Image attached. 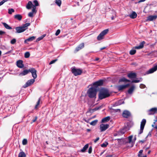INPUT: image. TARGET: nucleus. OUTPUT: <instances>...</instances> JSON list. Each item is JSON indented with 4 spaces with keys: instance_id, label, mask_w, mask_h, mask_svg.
I'll list each match as a JSON object with an SVG mask.
<instances>
[{
    "instance_id": "12",
    "label": "nucleus",
    "mask_w": 157,
    "mask_h": 157,
    "mask_svg": "<svg viewBox=\"0 0 157 157\" xmlns=\"http://www.w3.org/2000/svg\"><path fill=\"white\" fill-rule=\"evenodd\" d=\"M103 84L102 80H100L96 82L93 83V86H95L96 88L98 86H101Z\"/></svg>"
},
{
    "instance_id": "35",
    "label": "nucleus",
    "mask_w": 157,
    "mask_h": 157,
    "mask_svg": "<svg viewBox=\"0 0 157 157\" xmlns=\"http://www.w3.org/2000/svg\"><path fill=\"white\" fill-rule=\"evenodd\" d=\"M98 121V120H95L93 121H92V122H91L90 123V124L91 125L94 126V125H95L96 124Z\"/></svg>"
},
{
    "instance_id": "15",
    "label": "nucleus",
    "mask_w": 157,
    "mask_h": 157,
    "mask_svg": "<svg viewBox=\"0 0 157 157\" xmlns=\"http://www.w3.org/2000/svg\"><path fill=\"white\" fill-rule=\"evenodd\" d=\"M130 112L127 110L124 111L122 114L123 116L125 118H128L130 116Z\"/></svg>"
},
{
    "instance_id": "57",
    "label": "nucleus",
    "mask_w": 157,
    "mask_h": 157,
    "mask_svg": "<svg viewBox=\"0 0 157 157\" xmlns=\"http://www.w3.org/2000/svg\"><path fill=\"white\" fill-rule=\"evenodd\" d=\"M5 32L4 31H3L1 30H0V35H2L4 34H5Z\"/></svg>"
},
{
    "instance_id": "21",
    "label": "nucleus",
    "mask_w": 157,
    "mask_h": 157,
    "mask_svg": "<svg viewBox=\"0 0 157 157\" xmlns=\"http://www.w3.org/2000/svg\"><path fill=\"white\" fill-rule=\"evenodd\" d=\"M35 37L34 36H32L28 38L25 40L24 41V43H27L28 42L32 41L34 40L35 39Z\"/></svg>"
},
{
    "instance_id": "59",
    "label": "nucleus",
    "mask_w": 157,
    "mask_h": 157,
    "mask_svg": "<svg viewBox=\"0 0 157 157\" xmlns=\"http://www.w3.org/2000/svg\"><path fill=\"white\" fill-rule=\"evenodd\" d=\"M121 133L122 134H123L125 133V131L124 129H123L120 131Z\"/></svg>"
},
{
    "instance_id": "20",
    "label": "nucleus",
    "mask_w": 157,
    "mask_h": 157,
    "mask_svg": "<svg viewBox=\"0 0 157 157\" xmlns=\"http://www.w3.org/2000/svg\"><path fill=\"white\" fill-rule=\"evenodd\" d=\"M145 42L144 41H143L140 43L139 46H135V48L136 49H140L143 48L144 46V44Z\"/></svg>"
},
{
    "instance_id": "52",
    "label": "nucleus",
    "mask_w": 157,
    "mask_h": 157,
    "mask_svg": "<svg viewBox=\"0 0 157 157\" xmlns=\"http://www.w3.org/2000/svg\"><path fill=\"white\" fill-rule=\"evenodd\" d=\"M36 7H34L33 8V9L32 10V12H33V13H36Z\"/></svg>"
},
{
    "instance_id": "33",
    "label": "nucleus",
    "mask_w": 157,
    "mask_h": 157,
    "mask_svg": "<svg viewBox=\"0 0 157 157\" xmlns=\"http://www.w3.org/2000/svg\"><path fill=\"white\" fill-rule=\"evenodd\" d=\"M41 97H40L38 100L36 104V105L35 109H37L38 108V106L39 105L40 103V101L41 100Z\"/></svg>"
},
{
    "instance_id": "6",
    "label": "nucleus",
    "mask_w": 157,
    "mask_h": 157,
    "mask_svg": "<svg viewBox=\"0 0 157 157\" xmlns=\"http://www.w3.org/2000/svg\"><path fill=\"white\" fill-rule=\"evenodd\" d=\"M146 123V120L145 119H143L141 122L140 124V132L139 133V134H140L142 133L143 132V131L145 126V125Z\"/></svg>"
},
{
    "instance_id": "48",
    "label": "nucleus",
    "mask_w": 157,
    "mask_h": 157,
    "mask_svg": "<svg viewBox=\"0 0 157 157\" xmlns=\"http://www.w3.org/2000/svg\"><path fill=\"white\" fill-rule=\"evenodd\" d=\"M28 16L30 17H33V13L32 12H29L28 14Z\"/></svg>"
},
{
    "instance_id": "18",
    "label": "nucleus",
    "mask_w": 157,
    "mask_h": 157,
    "mask_svg": "<svg viewBox=\"0 0 157 157\" xmlns=\"http://www.w3.org/2000/svg\"><path fill=\"white\" fill-rule=\"evenodd\" d=\"M30 69L29 70H25L22 72L20 73L19 75V76H22L25 75L27 74L29 72Z\"/></svg>"
},
{
    "instance_id": "11",
    "label": "nucleus",
    "mask_w": 157,
    "mask_h": 157,
    "mask_svg": "<svg viewBox=\"0 0 157 157\" xmlns=\"http://www.w3.org/2000/svg\"><path fill=\"white\" fill-rule=\"evenodd\" d=\"M157 70V65L154 66L152 68L150 69L146 72V74H149L153 73Z\"/></svg>"
},
{
    "instance_id": "5",
    "label": "nucleus",
    "mask_w": 157,
    "mask_h": 157,
    "mask_svg": "<svg viewBox=\"0 0 157 157\" xmlns=\"http://www.w3.org/2000/svg\"><path fill=\"white\" fill-rule=\"evenodd\" d=\"M109 31L108 29H105L101 32L97 37L98 40H100L103 38V36L107 33Z\"/></svg>"
},
{
    "instance_id": "43",
    "label": "nucleus",
    "mask_w": 157,
    "mask_h": 157,
    "mask_svg": "<svg viewBox=\"0 0 157 157\" xmlns=\"http://www.w3.org/2000/svg\"><path fill=\"white\" fill-rule=\"evenodd\" d=\"M143 151V150H140L139 152V153L138 155V157H140L141 156V155H142Z\"/></svg>"
},
{
    "instance_id": "63",
    "label": "nucleus",
    "mask_w": 157,
    "mask_h": 157,
    "mask_svg": "<svg viewBox=\"0 0 157 157\" xmlns=\"http://www.w3.org/2000/svg\"><path fill=\"white\" fill-rule=\"evenodd\" d=\"M90 131H91V130L90 129H87V131L88 132H90Z\"/></svg>"
},
{
    "instance_id": "2",
    "label": "nucleus",
    "mask_w": 157,
    "mask_h": 157,
    "mask_svg": "<svg viewBox=\"0 0 157 157\" xmlns=\"http://www.w3.org/2000/svg\"><path fill=\"white\" fill-rule=\"evenodd\" d=\"M110 95V94L107 90L102 89L100 91L99 94V98L101 100L109 97Z\"/></svg>"
},
{
    "instance_id": "30",
    "label": "nucleus",
    "mask_w": 157,
    "mask_h": 157,
    "mask_svg": "<svg viewBox=\"0 0 157 157\" xmlns=\"http://www.w3.org/2000/svg\"><path fill=\"white\" fill-rule=\"evenodd\" d=\"M135 87L134 86H132L128 90V93L130 94H132L134 89Z\"/></svg>"
},
{
    "instance_id": "13",
    "label": "nucleus",
    "mask_w": 157,
    "mask_h": 157,
    "mask_svg": "<svg viewBox=\"0 0 157 157\" xmlns=\"http://www.w3.org/2000/svg\"><path fill=\"white\" fill-rule=\"evenodd\" d=\"M157 18L156 15H150L147 17V21H151L155 20Z\"/></svg>"
},
{
    "instance_id": "28",
    "label": "nucleus",
    "mask_w": 157,
    "mask_h": 157,
    "mask_svg": "<svg viewBox=\"0 0 157 157\" xmlns=\"http://www.w3.org/2000/svg\"><path fill=\"white\" fill-rule=\"evenodd\" d=\"M2 24L6 29H12V28L10 26L6 23L5 22H2Z\"/></svg>"
},
{
    "instance_id": "53",
    "label": "nucleus",
    "mask_w": 157,
    "mask_h": 157,
    "mask_svg": "<svg viewBox=\"0 0 157 157\" xmlns=\"http://www.w3.org/2000/svg\"><path fill=\"white\" fill-rule=\"evenodd\" d=\"M37 116L35 117L34 119H33V120H32V122H31V123H32L35 122L37 120Z\"/></svg>"
},
{
    "instance_id": "61",
    "label": "nucleus",
    "mask_w": 157,
    "mask_h": 157,
    "mask_svg": "<svg viewBox=\"0 0 157 157\" xmlns=\"http://www.w3.org/2000/svg\"><path fill=\"white\" fill-rule=\"evenodd\" d=\"M11 52V51H8V52H6V53H5V54H9L10 53V52Z\"/></svg>"
},
{
    "instance_id": "49",
    "label": "nucleus",
    "mask_w": 157,
    "mask_h": 157,
    "mask_svg": "<svg viewBox=\"0 0 157 157\" xmlns=\"http://www.w3.org/2000/svg\"><path fill=\"white\" fill-rule=\"evenodd\" d=\"M120 105V103H118V101L116 102L115 103L113 104L114 106H117Z\"/></svg>"
},
{
    "instance_id": "46",
    "label": "nucleus",
    "mask_w": 157,
    "mask_h": 157,
    "mask_svg": "<svg viewBox=\"0 0 157 157\" xmlns=\"http://www.w3.org/2000/svg\"><path fill=\"white\" fill-rule=\"evenodd\" d=\"M145 87H146L145 85L143 84H140V88L141 89L144 88Z\"/></svg>"
},
{
    "instance_id": "1",
    "label": "nucleus",
    "mask_w": 157,
    "mask_h": 157,
    "mask_svg": "<svg viewBox=\"0 0 157 157\" xmlns=\"http://www.w3.org/2000/svg\"><path fill=\"white\" fill-rule=\"evenodd\" d=\"M97 93V89L94 87H92L88 90L87 94L90 98H96Z\"/></svg>"
},
{
    "instance_id": "4",
    "label": "nucleus",
    "mask_w": 157,
    "mask_h": 157,
    "mask_svg": "<svg viewBox=\"0 0 157 157\" xmlns=\"http://www.w3.org/2000/svg\"><path fill=\"white\" fill-rule=\"evenodd\" d=\"M71 69L72 73L75 76L81 75L82 72L81 69L76 68L75 67H72Z\"/></svg>"
},
{
    "instance_id": "41",
    "label": "nucleus",
    "mask_w": 157,
    "mask_h": 157,
    "mask_svg": "<svg viewBox=\"0 0 157 157\" xmlns=\"http://www.w3.org/2000/svg\"><path fill=\"white\" fill-rule=\"evenodd\" d=\"M14 12V10L13 9H10L8 11V13L9 14H11L12 13Z\"/></svg>"
},
{
    "instance_id": "40",
    "label": "nucleus",
    "mask_w": 157,
    "mask_h": 157,
    "mask_svg": "<svg viewBox=\"0 0 157 157\" xmlns=\"http://www.w3.org/2000/svg\"><path fill=\"white\" fill-rule=\"evenodd\" d=\"M16 39L15 38H13L10 41V43L12 44H14L16 42Z\"/></svg>"
},
{
    "instance_id": "42",
    "label": "nucleus",
    "mask_w": 157,
    "mask_h": 157,
    "mask_svg": "<svg viewBox=\"0 0 157 157\" xmlns=\"http://www.w3.org/2000/svg\"><path fill=\"white\" fill-rule=\"evenodd\" d=\"M33 2L35 4V7H36V6H39V3H38V1L37 0H34Z\"/></svg>"
},
{
    "instance_id": "24",
    "label": "nucleus",
    "mask_w": 157,
    "mask_h": 157,
    "mask_svg": "<svg viewBox=\"0 0 157 157\" xmlns=\"http://www.w3.org/2000/svg\"><path fill=\"white\" fill-rule=\"evenodd\" d=\"M110 119V117L109 116L103 118L102 120L101 123H104L108 121Z\"/></svg>"
},
{
    "instance_id": "26",
    "label": "nucleus",
    "mask_w": 157,
    "mask_h": 157,
    "mask_svg": "<svg viewBox=\"0 0 157 157\" xmlns=\"http://www.w3.org/2000/svg\"><path fill=\"white\" fill-rule=\"evenodd\" d=\"M33 6L32 2L31 1H29L26 5V7L28 9H30Z\"/></svg>"
},
{
    "instance_id": "56",
    "label": "nucleus",
    "mask_w": 157,
    "mask_h": 157,
    "mask_svg": "<svg viewBox=\"0 0 157 157\" xmlns=\"http://www.w3.org/2000/svg\"><path fill=\"white\" fill-rule=\"evenodd\" d=\"M118 103H120V105L124 103V101L120 100L117 101Z\"/></svg>"
},
{
    "instance_id": "62",
    "label": "nucleus",
    "mask_w": 157,
    "mask_h": 157,
    "mask_svg": "<svg viewBox=\"0 0 157 157\" xmlns=\"http://www.w3.org/2000/svg\"><path fill=\"white\" fill-rule=\"evenodd\" d=\"M105 48H106L105 47H104L101 48H100V50H102L103 49H105Z\"/></svg>"
},
{
    "instance_id": "54",
    "label": "nucleus",
    "mask_w": 157,
    "mask_h": 157,
    "mask_svg": "<svg viewBox=\"0 0 157 157\" xmlns=\"http://www.w3.org/2000/svg\"><path fill=\"white\" fill-rule=\"evenodd\" d=\"M60 31L59 29L57 30L55 33L56 35L58 36L60 33Z\"/></svg>"
},
{
    "instance_id": "51",
    "label": "nucleus",
    "mask_w": 157,
    "mask_h": 157,
    "mask_svg": "<svg viewBox=\"0 0 157 157\" xmlns=\"http://www.w3.org/2000/svg\"><path fill=\"white\" fill-rule=\"evenodd\" d=\"M92 151V147L91 146H90L89 148L88 151V153L89 154H90L91 153Z\"/></svg>"
},
{
    "instance_id": "19",
    "label": "nucleus",
    "mask_w": 157,
    "mask_h": 157,
    "mask_svg": "<svg viewBox=\"0 0 157 157\" xmlns=\"http://www.w3.org/2000/svg\"><path fill=\"white\" fill-rule=\"evenodd\" d=\"M84 47V43H82L80 44L76 48L75 51L76 52H78L81 49H82Z\"/></svg>"
},
{
    "instance_id": "31",
    "label": "nucleus",
    "mask_w": 157,
    "mask_h": 157,
    "mask_svg": "<svg viewBox=\"0 0 157 157\" xmlns=\"http://www.w3.org/2000/svg\"><path fill=\"white\" fill-rule=\"evenodd\" d=\"M26 155L25 152L22 151L19 153L18 157H26Z\"/></svg>"
},
{
    "instance_id": "60",
    "label": "nucleus",
    "mask_w": 157,
    "mask_h": 157,
    "mask_svg": "<svg viewBox=\"0 0 157 157\" xmlns=\"http://www.w3.org/2000/svg\"><path fill=\"white\" fill-rule=\"evenodd\" d=\"M151 132H152V131L149 132V133H148V134L147 136H151Z\"/></svg>"
},
{
    "instance_id": "45",
    "label": "nucleus",
    "mask_w": 157,
    "mask_h": 157,
    "mask_svg": "<svg viewBox=\"0 0 157 157\" xmlns=\"http://www.w3.org/2000/svg\"><path fill=\"white\" fill-rule=\"evenodd\" d=\"M58 60L57 59H55L51 61L49 63V64H51L54 63L56 61Z\"/></svg>"
},
{
    "instance_id": "38",
    "label": "nucleus",
    "mask_w": 157,
    "mask_h": 157,
    "mask_svg": "<svg viewBox=\"0 0 157 157\" xmlns=\"http://www.w3.org/2000/svg\"><path fill=\"white\" fill-rule=\"evenodd\" d=\"M22 144L23 145H25L27 144V140L26 139H24L22 142Z\"/></svg>"
},
{
    "instance_id": "9",
    "label": "nucleus",
    "mask_w": 157,
    "mask_h": 157,
    "mask_svg": "<svg viewBox=\"0 0 157 157\" xmlns=\"http://www.w3.org/2000/svg\"><path fill=\"white\" fill-rule=\"evenodd\" d=\"M147 112L149 115H153L157 113V108L155 107L151 108Z\"/></svg>"
},
{
    "instance_id": "17",
    "label": "nucleus",
    "mask_w": 157,
    "mask_h": 157,
    "mask_svg": "<svg viewBox=\"0 0 157 157\" xmlns=\"http://www.w3.org/2000/svg\"><path fill=\"white\" fill-rule=\"evenodd\" d=\"M127 76L130 78H134L136 77V75L135 73L131 72L128 74Z\"/></svg>"
},
{
    "instance_id": "32",
    "label": "nucleus",
    "mask_w": 157,
    "mask_h": 157,
    "mask_svg": "<svg viewBox=\"0 0 157 157\" xmlns=\"http://www.w3.org/2000/svg\"><path fill=\"white\" fill-rule=\"evenodd\" d=\"M88 146H89L88 144H86L84 146V147H83L82 149H81V151L83 152H85V151L86 150V149L88 148Z\"/></svg>"
},
{
    "instance_id": "14",
    "label": "nucleus",
    "mask_w": 157,
    "mask_h": 157,
    "mask_svg": "<svg viewBox=\"0 0 157 157\" xmlns=\"http://www.w3.org/2000/svg\"><path fill=\"white\" fill-rule=\"evenodd\" d=\"M129 84L128 83L126 85H120L118 86L117 88L118 90L120 91L128 87L129 86Z\"/></svg>"
},
{
    "instance_id": "29",
    "label": "nucleus",
    "mask_w": 157,
    "mask_h": 157,
    "mask_svg": "<svg viewBox=\"0 0 157 157\" xmlns=\"http://www.w3.org/2000/svg\"><path fill=\"white\" fill-rule=\"evenodd\" d=\"M130 82V81L129 80L125 78L124 77H123L122 78H120L119 80V82Z\"/></svg>"
},
{
    "instance_id": "36",
    "label": "nucleus",
    "mask_w": 157,
    "mask_h": 157,
    "mask_svg": "<svg viewBox=\"0 0 157 157\" xmlns=\"http://www.w3.org/2000/svg\"><path fill=\"white\" fill-rule=\"evenodd\" d=\"M136 50L135 49H132L129 52V54L131 55H133L136 53Z\"/></svg>"
},
{
    "instance_id": "25",
    "label": "nucleus",
    "mask_w": 157,
    "mask_h": 157,
    "mask_svg": "<svg viewBox=\"0 0 157 157\" xmlns=\"http://www.w3.org/2000/svg\"><path fill=\"white\" fill-rule=\"evenodd\" d=\"M22 17V16L21 15L19 14H16V15H15L14 16V18L17 20H18L19 21L21 20Z\"/></svg>"
},
{
    "instance_id": "3",
    "label": "nucleus",
    "mask_w": 157,
    "mask_h": 157,
    "mask_svg": "<svg viewBox=\"0 0 157 157\" xmlns=\"http://www.w3.org/2000/svg\"><path fill=\"white\" fill-rule=\"evenodd\" d=\"M30 25V23H27L24 24L22 26L16 27L15 28L16 31V32L17 33H20L24 32L28 29V27Z\"/></svg>"
},
{
    "instance_id": "50",
    "label": "nucleus",
    "mask_w": 157,
    "mask_h": 157,
    "mask_svg": "<svg viewBox=\"0 0 157 157\" xmlns=\"http://www.w3.org/2000/svg\"><path fill=\"white\" fill-rule=\"evenodd\" d=\"M120 105V103H118V101L116 102L115 103L113 104L114 106H117Z\"/></svg>"
},
{
    "instance_id": "37",
    "label": "nucleus",
    "mask_w": 157,
    "mask_h": 157,
    "mask_svg": "<svg viewBox=\"0 0 157 157\" xmlns=\"http://www.w3.org/2000/svg\"><path fill=\"white\" fill-rule=\"evenodd\" d=\"M30 54L29 52H26L24 56L25 58H28L29 57Z\"/></svg>"
},
{
    "instance_id": "7",
    "label": "nucleus",
    "mask_w": 157,
    "mask_h": 157,
    "mask_svg": "<svg viewBox=\"0 0 157 157\" xmlns=\"http://www.w3.org/2000/svg\"><path fill=\"white\" fill-rule=\"evenodd\" d=\"M109 127V124H101L100 125V129L101 132L105 131Z\"/></svg>"
},
{
    "instance_id": "55",
    "label": "nucleus",
    "mask_w": 157,
    "mask_h": 157,
    "mask_svg": "<svg viewBox=\"0 0 157 157\" xmlns=\"http://www.w3.org/2000/svg\"><path fill=\"white\" fill-rule=\"evenodd\" d=\"M99 139V137H97L96 139L94 140V142L95 143H96L97 141H98Z\"/></svg>"
},
{
    "instance_id": "23",
    "label": "nucleus",
    "mask_w": 157,
    "mask_h": 157,
    "mask_svg": "<svg viewBox=\"0 0 157 157\" xmlns=\"http://www.w3.org/2000/svg\"><path fill=\"white\" fill-rule=\"evenodd\" d=\"M137 14L135 12H133L132 13L129 15L130 17L132 19H134L136 17Z\"/></svg>"
},
{
    "instance_id": "16",
    "label": "nucleus",
    "mask_w": 157,
    "mask_h": 157,
    "mask_svg": "<svg viewBox=\"0 0 157 157\" xmlns=\"http://www.w3.org/2000/svg\"><path fill=\"white\" fill-rule=\"evenodd\" d=\"M17 65L19 68H22L24 66L23 64V61L21 60L17 61Z\"/></svg>"
},
{
    "instance_id": "44",
    "label": "nucleus",
    "mask_w": 157,
    "mask_h": 157,
    "mask_svg": "<svg viewBox=\"0 0 157 157\" xmlns=\"http://www.w3.org/2000/svg\"><path fill=\"white\" fill-rule=\"evenodd\" d=\"M105 157H117L116 155L114 154L112 155H107Z\"/></svg>"
},
{
    "instance_id": "22",
    "label": "nucleus",
    "mask_w": 157,
    "mask_h": 157,
    "mask_svg": "<svg viewBox=\"0 0 157 157\" xmlns=\"http://www.w3.org/2000/svg\"><path fill=\"white\" fill-rule=\"evenodd\" d=\"M132 136H130L128 137V143H131V146H130L131 147H132L134 144V142L132 141Z\"/></svg>"
},
{
    "instance_id": "58",
    "label": "nucleus",
    "mask_w": 157,
    "mask_h": 157,
    "mask_svg": "<svg viewBox=\"0 0 157 157\" xmlns=\"http://www.w3.org/2000/svg\"><path fill=\"white\" fill-rule=\"evenodd\" d=\"M43 39V38L42 36H41L40 37H39L37 39V40L39 41L40 40H42Z\"/></svg>"
},
{
    "instance_id": "10",
    "label": "nucleus",
    "mask_w": 157,
    "mask_h": 157,
    "mask_svg": "<svg viewBox=\"0 0 157 157\" xmlns=\"http://www.w3.org/2000/svg\"><path fill=\"white\" fill-rule=\"evenodd\" d=\"M34 82L35 79H31L28 80L26 83L24 85V87L26 88L30 86Z\"/></svg>"
},
{
    "instance_id": "34",
    "label": "nucleus",
    "mask_w": 157,
    "mask_h": 157,
    "mask_svg": "<svg viewBox=\"0 0 157 157\" xmlns=\"http://www.w3.org/2000/svg\"><path fill=\"white\" fill-rule=\"evenodd\" d=\"M56 4L59 6H60L61 5L62 2L61 0H56Z\"/></svg>"
},
{
    "instance_id": "8",
    "label": "nucleus",
    "mask_w": 157,
    "mask_h": 157,
    "mask_svg": "<svg viewBox=\"0 0 157 157\" xmlns=\"http://www.w3.org/2000/svg\"><path fill=\"white\" fill-rule=\"evenodd\" d=\"M29 72L32 73V77L33 79H36L37 76L36 72L37 71L34 68H31L30 69Z\"/></svg>"
},
{
    "instance_id": "39",
    "label": "nucleus",
    "mask_w": 157,
    "mask_h": 157,
    "mask_svg": "<svg viewBox=\"0 0 157 157\" xmlns=\"http://www.w3.org/2000/svg\"><path fill=\"white\" fill-rule=\"evenodd\" d=\"M108 144V143L106 142L105 143H103L101 144V146L103 147H106L107 145Z\"/></svg>"
},
{
    "instance_id": "27",
    "label": "nucleus",
    "mask_w": 157,
    "mask_h": 157,
    "mask_svg": "<svg viewBox=\"0 0 157 157\" xmlns=\"http://www.w3.org/2000/svg\"><path fill=\"white\" fill-rule=\"evenodd\" d=\"M142 81V78H137L136 79L132 80V83H138L141 82Z\"/></svg>"
},
{
    "instance_id": "47",
    "label": "nucleus",
    "mask_w": 157,
    "mask_h": 157,
    "mask_svg": "<svg viewBox=\"0 0 157 157\" xmlns=\"http://www.w3.org/2000/svg\"><path fill=\"white\" fill-rule=\"evenodd\" d=\"M8 0H3L0 2V6L3 5L5 2L7 1Z\"/></svg>"
},
{
    "instance_id": "64",
    "label": "nucleus",
    "mask_w": 157,
    "mask_h": 157,
    "mask_svg": "<svg viewBox=\"0 0 157 157\" xmlns=\"http://www.w3.org/2000/svg\"><path fill=\"white\" fill-rule=\"evenodd\" d=\"M154 128L157 130V125H156L154 127Z\"/></svg>"
}]
</instances>
